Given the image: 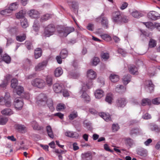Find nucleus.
<instances>
[{"instance_id":"5fc2aeb1","label":"nucleus","mask_w":160,"mask_h":160,"mask_svg":"<svg viewBox=\"0 0 160 160\" xmlns=\"http://www.w3.org/2000/svg\"><path fill=\"white\" fill-rule=\"evenodd\" d=\"M156 41L153 39H150L149 44V47L151 48H153L156 46Z\"/></svg>"},{"instance_id":"bb28decb","label":"nucleus","mask_w":160,"mask_h":160,"mask_svg":"<svg viewBox=\"0 0 160 160\" xmlns=\"http://www.w3.org/2000/svg\"><path fill=\"white\" fill-rule=\"evenodd\" d=\"M63 73V70L60 67L57 68L55 70L54 73L56 77H60Z\"/></svg>"},{"instance_id":"4be33fe9","label":"nucleus","mask_w":160,"mask_h":160,"mask_svg":"<svg viewBox=\"0 0 160 160\" xmlns=\"http://www.w3.org/2000/svg\"><path fill=\"white\" fill-rule=\"evenodd\" d=\"M46 103L49 107L50 110L52 112H53L55 110L54 107L53 106V102L52 99L47 98Z\"/></svg>"},{"instance_id":"7ed1b4c3","label":"nucleus","mask_w":160,"mask_h":160,"mask_svg":"<svg viewBox=\"0 0 160 160\" xmlns=\"http://www.w3.org/2000/svg\"><path fill=\"white\" fill-rule=\"evenodd\" d=\"M47 96L44 94L41 93L36 98V103L39 106H44L46 104Z\"/></svg>"},{"instance_id":"a19ab883","label":"nucleus","mask_w":160,"mask_h":160,"mask_svg":"<svg viewBox=\"0 0 160 160\" xmlns=\"http://www.w3.org/2000/svg\"><path fill=\"white\" fill-rule=\"evenodd\" d=\"M68 52L67 50L62 49L61 51L60 55L62 59L66 58L68 56Z\"/></svg>"},{"instance_id":"5701e85b","label":"nucleus","mask_w":160,"mask_h":160,"mask_svg":"<svg viewBox=\"0 0 160 160\" xmlns=\"http://www.w3.org/2000/svg\"><path fill=\"white\" fill-rule=\"evenodd\" d=\"M46 129L48 136L52 138H53L54 135L51 127L49 125L48 126L46 127Z\"/></svg>"},{"instance_id":"72a5a7b5","label":"nucleus","mask_w":160,"mask_h":160,"mask_svg":"<svg viewBox=\"0 0 160 160\" xmlns=\"http://www.w3.org/2000/svg\"><path fill=\"white\" fill-rule=\"evenodd\" d=\"M101 22L102 27L104 28H108V22L106 18H102L101 20Z\"/></svg>"},{"instance_id":"58836bf2","label":"nucleus","mask_w":160,"mask_h":160,"mask_svg":"<svg viewBox=\"0 0 160 160\" xmlns=\"http://www.w3.org/2000/svg\"><path fill=\"white\" fill-rule=\"evenodd\" d=\"M125 144L129 146L130 147L133 145V141L132 139L130 138H127L125 139Z\"/></svg>"},{"instance_id":"4d7b16f0","label":"nucleus","mask_w":160,"mask_h":160,"mask_svg":"<svg viewBox=\"0 0 160 160\" xmlns=\"http://www.w3.org/2000/svg\"><path fill=\"white\" fill-rule=\"evenodd\" d=\"M139 130L138 129H132L130 132L131 135H137L139 133Z\"/></svg>"},{"instance_id":"de8ad7c7","label":"nucleus","mask_w":160,"mask_h":160,"mask_svg":"<svg viewBox=\"0 0 160 160\" xmlns=\"http://www.w3.org/2000/svg\"><path fill=\"white\" fill-rule=\"evenodd\" d=\"M65 108V105L62 103H59L57 105L56 110L57 111H61Z\"/></svg>"},{"instance_id":"f704fd0d","label":"nucleus","mask_w":160,"mask_h":160,"mask_svg":"<svg viewBox=\"0 0 160 160\" xmlns=\"http://www.w3.org/2000/svg\"><path fill=\"white\" fill-rule=\"evenodd\" d=\"M2 61H3L7 63H10L11 61L10 57L6 54L3 55L2 57Z\"/></svg>"},{"instance_id":"8fccbe9b","label":"nucleus","mask_w":160,"mask_h":160,"mask_svg":"<svg viewBox=\"0 0 160 160\" xmlns=\"http://www.w3.org/2000/svg\"><path fill=\"white\" fill-rule=\"evenodd\" d=\"M143 23L148 28L151 30L153 29L154 27L153 23L151 22H143Z\"/></svg>"},{"instance_id":"680f3d73","label":"nucleus","mask_w":160,"mask_h":160,"mask_svg":"<svg viewBox=\"0 0 160 160\" xmlns=\"http://www.w3.org/2000/svg\"><path fill=\"white\" fill-rule=\"evenodd\" d=\"M21 97L26 99H29L30 98V94L28 92H24L23 94H22Z\"/></svg>"},{"instance_id":"603ef678","label":"nucleus","mask_w":160,"mask_h":160,"mask_svg":"<svg viewBox=\"0 0 160 160\" xmlns=\"http://www.w3.org/2000/svg\"><path fill=\"white\" fill-rule=\"evenodd\" d=\"M27 48L30 50L33 49V46L32 43L29 41H26L25 43Z\"/></svg>"},{"instance_id":"338daca9","label":"nucleus","mask_w":160,"mask_h":160,"mask_svg":"<svg viewBox=\"0 0 160 160\" xmlns=\"http://www.w3.org/2000/svg\"><path fill=\"white\" fill-rule=\"evenodd\" d=\"M10 95L9 93L6 92L5 93V95L4 98H3V100H8V99H11Z\"/></svg>"},{"instance_id":"49530a36","label":"nucleus","mask_w":160,"mask_h":160,"mask_svg":"<svg viewBox=\"0 0 160 160\" xmlns=\"http://www.w3.org/2000/svg\"><path fill=\"white\" fill-rule=\"evenodd\" d=\"M18 81L17 79H13L11 80V86L12 88H13L14 89L15 88L18 86Z\"/></svg>"},{"instance_id":"c9c22d12","label":"nucleus","mask_w":160,"mask_h":160,"mask_svg":"<svg viewBox=\"0 0 160 160\" xmlns=\"http://www.w3.org/2000/svg\"><path fill=\"white\" fill-rule=\"evenodd\" d=\"M18 4L17 2H13L10 4L8 8L12 11L15 10L18 8Z\"/></svg>"},{"instance_id":"f3484780","label":"nucleus","mask_w":160,"mask_h":160,"mask_svg":"<svg viewBox=\"0 0 160 160\" xmlns=\"http://www.w3.org/2000/svg\"><path fill=\"white\" fill-rule=\"evenodd\" d=\"M16 129L19 132L24 133L27 131L26 127L24 125L18 124L15 126Z\"/></svg>"},{"instance_id":"7c9ffc66","label":"nucleus","mask_w":160,"mask_h":160,"mask_svg":"<svg viewBox=\"0 0 160 160\" xmlns=\"http://www.w3.org/2000/svg\"><path fill=\"white\" fill-rule=\"evenodd\" d=\"M1 113L2 114L6 115H10L13 113L12 110L10 108H6L3 109L1 111Z\"/></svg>"},{"instance_id":"4c0bfd02","label":"nucleus","mask_w":160,"mask_h":160,"mask_svg":"<svg viewBox=\"0 0 160 160\" xmlns=\"http://www.w3.org/2000/svg\"><path fill=\"white\" fill-rule=\"evenodd\" d=\"M26 35L25 34H23L22 35L17 36L16 37V40L19 42H22L26 39Z\"/></svg>"},{"instance_id":"423d86ee","label":"nucleus","mask_w":160,"mask_h":160,"mask_svg":"<svg viewBox=\"0 0 160 160\" xmlns=\"http://www.w3.org/2000/svg\"><path fill=\"white\" fill-rule=\"evenodd\" d=\"M48 62L47 60H44L38 63L35 67V70L36 71H40L43 70L46 67Z\"/></svg>"},{"instance_id":"ddd939ff","label":"nucleus","mask_w":160,"mask_h":160,"mask_svg":"<svg viewBox=\"0 0 160 160\" xmlns=\"http://www.w3.org/2000/svg\"><path fill=\"white\" fill-rule=\"evenodd\" d=\"M86 88L85 86L82 87V89L81 92H82V94L81 96L82 98L84 99L86 102H88L90 101V99L89 96L85 92Z\"/></svg>"},{"instance_id":"cd10ccee","label":"nucleus","mask_w":160,"mask_h":160,"mask_svg":"<svg viewBox=\"0 0 160 160\" xmlns=\"http://www.w3.org/2000/svg\"><path fill=\"white\" fill-rule=\"evenodd\" d=\"M129 72L133 74H137L138 70L137 68L134 65L129 66L128 68Z\"/></svg>"},{"instance_id":"a18cd8bd","label":"nucleus","mask_w":160,"mask_h":160,"mask_svg":"<svg viewBox=\"0 0 160 160\" xmlns=\"http://www.w3.org/2000/svg\"><path fill=\"white\" fill-rule=\"evenodd\" d=\"M21 24L22 27L23 28H26L28 26L27 20L26 18L22 19L21 21Z\"/></svg>"},{"instance_id":"2eb2a0df","label":"nucleus","mask_w":160,"mask_h":160,"mask_svg":"<svg viewBox=\"0 0 160 160\" xmlns=\"http://www.w3.org/2000/svg\"><path fill=\"white\" fill-rule=\"evenodd\" d=\"M0 104L1 105L5 104L7 107H10L11 105V99L3 100V97H0Z\"/></svg>"},{"instance_id":"09e8293b","label":"nucleus","mask_w":160,"mask_h":160,"mask_svg":"<svg viewBox=\"0 0 160 160\" xmlns=\"http://www.w3.org/2000/svg\"><path fill=\"white\" fill-rule=\"evenodd\" d=\"M51 16L48 14H47L42 16L40 19L41 22H44L48 20L50 17Z\"/></svg>"},{"instance_id":"f257e3e1","label":"nucleus","mask_w":160,"mask_h":160,"mask_svg":"<svg viewBox=\"0 0 160 160\" xmlns=\"http://www.w3.org/2000/svg\"><path fill=\"white\" fill-rule=\"evenodd\" d=\"M55 31V27L54 24H50L46 26L44 29V34L46 37H49L53 34Z\"/></svg>"},{"instance_id":"774afa93","label":"nucleus","mask_w":160,"mask_h":160,"mask_svg":"<svg viewBox=\"0 0 160 160\" xmlns=\"http://www.w3.org/2000/svg\"><path fill=\"white\" fill-rule=\"evenodd\" d=\"M128 5V4L127 2H124L122 4L120 7V8L122 10H123L127 8Z\"/></svg>"},{"instance_id":"9b49d317","label":"nucleus","mask_w":160,"mask_h":160,"mask_svg":"<svg viewBox=\"0 0 160 160\" xmlns=\"http://www.w3.org/2000/svg\"><path fill=\"white\" fill-rule=\"evenodd\" d=\"M145 88H148L150 90V92H152L154 91V85L150 80L145 81Z\"/></svg>"},{"instance_id":"a878e982","label":"nucleus","mask_w":160,"mask_h":160,"mask_svg":"<svg viewBox=\"0 0 160 160\" xmlns=\"http://www.w3.org/2000/svg\"><path fill=\"white\" fill-rule=\"evenodd\" d=\"M12 78V75L9 74H7L5 77L6 80H5V81L0 85V86L3 88L6 87L7 85L8 81Z\"/></svg>"},{"instance_id":"37998d69","label":"nucleus","mask_w":160,"mask_h":160,"mask_svg":"<svg viewBox=\"0 0 160 160\" xmlns=\"http://www.w3.org/2000/svg\"><path fill=\"white\" fill-rule=\"evenodd\" d=\"M113 100L112 95L111 93L108 94L106 97V101L109 103H111Z\"/></svg>"},{"instance_id":"0eeeda50","label":"nucleus","mask_w":160,"mask_h":160,"mask_svg":"<svg viewBox=\"0 0 160 160\" xmlns=\"http://www.w3.org/2000/svg\"><path fill=\"white\" fill-rule=\"evenodd\" d=\"M59 35L62 37H66L70 33V28L68 27H63L61 30L58 31Z\"/></svg>"},{"instance_id":"864d4df0","label":"nucleus","mask_w":160,"mask_h":160,"mask_svg":"<svg viewBox=\"0 0 160 160\" xmlns=\"http://www.w3.org/2000/svg\"><path fill=\"white\" fill-rule=\"evenodd\" d=\"M99 61V59L98 57H95L92 59V63L93 65L95 66L98 64Z\"/></svg>"},{"instance_id":"9d476101","label":"nucleus","mask_w":160,"mask_h":160,"mask_svg":"<svg viewBox=\"0 0 160 160\" xmlns=\"http://www.w3.org/2000/svg\"><path fill=\"white\" fill-rule=\"evenodd\" d=\"M149 19L155 20L160 18V14L155 11H152L150 12L147 15Z\"/></svg>"},{"instance_id":"39448f33","label":"nucleus","mask_w":160,"mask_h":160,"mask_svg":"<svg viewBox=\"0 0 160 160\" xmlns=\"http://www.w3.org/2000/svg\"><path fill=\"white\" fill-rule=\"evenodd\" d=\"M87 76L88 79H90V83H86V86L88 88H89V86L92 85V80L95 78L96 77V74L95 72L92 69L88 70L87 71Z\"/></svg>"},{"instance_id":"6e6552de","label":"nucleus","mask_w":160,"mask_h":160,"mask_svg":"<svg viewBox=\"0 0 160 160\" xmlns=\"http://www.w3.org/2000/svg\"><path fill=\"white\" fill-rule=\"evenodd\" d=\"M63 84L61 83H55L53 86V88L54 92L56 93L62 92L64 88Z\"/></svg>"},{"instance_id":"dca6fc26","label":"nucleus","mask_w":160,"mask_h":160,"mask_svg":"<svg viewBox=\"0 0 160 160\" xmlns=\"http://www.w3.org/2000/svg\"><path fill=\"white\" fill-rule=\"evenodd\" d=\"M94 95L96 98L100 99L104 95V92L101 89L97 90L94 92Z\"/></svg>"},{"instance_id":"69168bd1","label":"nucleus","mask_w":160,"mask_h":160,"mask_svg":"<svg viewBox=\"0 0 160 160\" xmlns=\"http://www.w3.org/2000/svg\"><path fill=\"white\" fill-rule=\"evenodd\" d=\"M142 118L145 119H148L151 118V115L148 113H146L142 116Z\"/></svg>"},{"instance_id":"f03ea898","label":"nucleus","mask_w":160,"mask_h":160,"mask_svg":"<svg viewBox=\"0 0 160 160\" xmlns=\"http://www.w3.org/2000/svg\"><path fill=\"white\" fill-rule=\"evenodd\" d=\"M31 84L34 87L42 89L45 86V83L41 78H36L31 81Z\"/></svg>"},{"instance_id":"e433bc0d","label":"nucleus","mask_w":160,"mask_h":160,"mask_svg":"<svg viewBox=\"0 0 160 160\" xmlns=\"http://www.w3.org/2000/svg\"><path fill=\"white\" fill-rule=\"evenodd\" d=\"M102 38L104 40L109 42L111 41L112 40L111 37L108 34H103L101 35Z\"/></svg>"},{"instance_id":"f8f14e48","label":"nucleus","mask_w":160,"mask_h":160,"mask_svg":"<svg viewBox=\"0 0 160 160\" xmlns=\"http://www.w3.org/2000/svg\"><path fill=\"white\" fill-rule=\"evenodd\" d=\"M29 16L32 18H37L39 16V13L37 10L32 9L28 12V13Z\"/></svg>"},{"instance_id":"aec40b11","label":"nucleus","mask_w":160,"mask_h":160,"mask_svg":"<svg viewBox=\"0 0 160 160\" xmlns=\"http://www.w3.org/2000/svg\"><path fill=\"white\" fill-rule=\"evenodd\" d=\"M126 88L121 85H117L115 88V91L118 92L122 93L125 92Z\"/></svg>"},{"instance_id":"412c9836","label":"nucleus","mask_w":160,"mask_h":160,"mask_svg":"<svg viewBox=\"0 0 160 160\" xmlns=\"http://www.w3.org/2000/svg\"><path fill=\"white\" fill-rule=\"evenodd\" d=\"M42 49L40 48H38L36 49L34 51V57L35 59H37L40 58L42 56Z\"/></svg>"},{"instance_id":"a211bd4d","label":"nucleus","mask_w":160,"mask_h":160,"mask_svg":"<svg viewBox=\"0 0 160 160\" xmlns=\"http://www.w3.org/2000/svg\"><path fill=\"white\" fill-rule=\"evenodd\" d=\"M117 105L118 107H123L126 104V100L124 98H119L117 101Z\"/></svg>"},{"instance_id":"052dcab7","label":"nucleus","mask_w":160,"mask_h":160,"mask_svg":"<svg viewBox=\"0 0 160 160\" xmlns=\"http://www.w3.org/2000/svg\"><path fill=\"white\" fill-rule=\"evenodd\" d=\"M152 103L154 104L158 105L160 104V98H157L153 99L152 100Z\"/></svg>"},{"instance_id":"6e6d98bb","label":"nucleus","mask_w":160,"mask_h":160,"mask_svg":"<svg viewBox=\"0 0 160 160\" xmlns=\"http://www.w3.org/2000/svg\"><path fill=\"white\" fill-rule=\"evenodd\" d=\"M8 121V119L5 117L0 118V124L3 125L6 124Z\"/></svg>"},{"instance_id":"3c124183","label":"nucleus","mask_w":160,"mask_h":160,"mask_svg":"<svg viewBox=\"0 0 160 160\" xmlns=\"http://www.w3.org/2000/svg\"><path fill=\"white\" fill-rule=\"evenodd\" d=\"M151 101L150 99L148 98L143 99L142 101V105L145 106L148 104L149 105L150 104Z\"/></svg>"},{"instance_id":"473e14b6","label":"nucleus","mask_w":160,"mask_h":160,"mask_svg":"<svg viewBox=\"0 0 160 160\" xmlns=\"http://www.w3.org/2000/svg\"><path fill=\"white\" fill-rule=\"evenodd\" d=\"M109 78L111 81L114 82H117L119 79L118 75L114 74H111Z\"/></svg>"},{"instance_id":"bf43d9fd","label":"nucleus","mask_w":160,"mask_h":160,"mask_svg":"<svg viewBox=\"0 0 160 160\" xmlns=\"http://www.w3.org/2000/svg\"><path fill=\"white\" fill-rule=\"evenodd\" d=\"M151 129L152 131H153L156 132H159L160 131V128L157 125H155L152 126Z\"/></svg>"},{"instance_id":"0e129e2a","label":"nucleus","mask_w":160,"mask_h":160,"mask_svg":"<svg viewBox=\"0 0 160 160\" xmlns=\"http://www.w3.org/2000/svg\"><path fill=\"white\" fill-rule=\"evenodd\" d=\"M102 58L105 60H107L109 58V54L108 53H103L102 54Z\"/></svg>"},{"instance_id":"13d9d810","label":"nucleus","mask_w":160,"mask_h":160,"mask_svg":"<svg viewBox=\"0 0 160 160\" xmlns=\"http://www.w3.org/2000/svg\"><path fill=\"white\" fill-rule=\"evenodd\" d=\"M129 19V18L126 16L122 15L121 23L128 22Z\"/></svg>"},{"instance_id":"20e7f679","label":"nucleus","mask_w":160,"mask_h":160,"mask_svg":"<svg viewBox=\"0 0 160 160\" xmlns=\"http://www.w3.org/2000/svg\"><path fill=\"white\" fill-rule=\"evenodd\" d=\"M122 15L119 11L114 12L112 13V20L113 22L117 24H121Z\"/></svg>"},{"instance_id":"b1692460","label":"nucleus","mask_w":160,"mask_h":160,"mask_svg":"<svg viewBox=\"0 0 160 160\" xmlns=\"http://www.w3.org/2000/svg\"><path fill=\"white\" fill-rule=\"evenodd\" d=\"M99 116L106 121L111 120L110 116L108 113L104 112L101 113L99 114Z\"/></svg>"},{"instance_id":"c85d7f7f","label":"nucleus","mask_w":160,"mask_h":160,"mask_svg":"<svg viewBox=\"0 0 160 160\" xmlns=\"http://www.w3.org/2000/svg\"><path fill=\"white\" fill-rule=\"evenodd\" d=\"M31 125L33 129L35 130H40L42 127L39 126L38 124L35 121H33L31 122Z\"/></svg>"},{"instance_id":"ea45409f","label":"nucleus","mask_w":160,"mask_h":160,"mask_svg":"<svg viewBox=\"0 0 160 160\" xmlns=\"http://www.w3.org/2000/svg\"><path fill=\"white\" fill-rule=\"evenodd\" d=\"M25 14V12L22 10H21L18 12L16 14V18L17 19L24 18Z\"/></svg>"},{"instance_id":"e2e57ef3","label":"nucleus","mask_w":160,"mask_h":160,"mask_svg":"<svg viewBox=\"0 0 160 160\" xmlns=\"http://www.w3.org/2000/svg\"><path fill=\"white\" fill-rule=\"evenodd\" d=\"M62 93L64 97H67L69 96V93L67 90L64 88V87L63 88V90L62 91Z\"/></svg>"},{"instance_id":"c03bdc74","label":"nucleus","mask_w":160,"mask_h":160,"mask_svg":"<svg viewBox=\"0 0 160 160\" xmlns=\"http://www.w3.org/2000/svg\"><path fill=\"white\" fill-rule=\"evenodd\" d=\"M72 6L75 12L77 13L78 11V5L77 2L76 1H72Z\"/></svg>"},{"instance_id":"2f4dec72","label":"nucleus","mask_w":160,"mask_h":160,"mask_svg":"<svg viewBox=\"0 0 160 160\" xmlns=\"http://www.w3.org/2000/svg\"><path fill=\"white\" fill-rule=\"evenodd\" d=\"M123 83L124 85H126L131 80L130 75L129 74L125 75L122 78Z\"/></svg>"},{"instance_id":"1a4fd4ad","label":"nucleus","mask_w":160,"mask_h":160,"mask_svg":"<svg viewBox=\"0 0 160 160\" xmlns=\"http://www.w3.org/2000/svg\"><path fill=\"white\" fill-rule=\"evenodd\" d=\"M15 108L18 109H21L23 105V102L22 99L19 98H16L14 102Z\"/></svg>"},{"instance_id":"393cba45","label":"nucleus","mask_w":160,"mask_h":160,"mask_svg":"<svg viewBox=\"0 0 160 160\" xmlns=\"http://www.w3.org/2000/svg\"><path fill=\"white\" fill-rule=\"evenodd\" d=\"M131 15L133 17L136 18H140L143 15L142 13L136 10L133 11L131 13Z\"/></svg>"},{"instance_id":"4468645a","label":"nucleus","mask_w":160,"mask_h":160,"mask_svg":"<svg viewBox=\"0 0 160 160\" xmlns=\"http://www.w3.org/2000/svg\"><path fill=\"white\" fill-rule=\"evenodd\" d=\"M13 92L16 93L17 95L21 96L22 94H24V88L20 86H18L14 89Z\"/></svg>"},{"instance_id":"6ab92c4d","label":"nucleus","mask_w":160,"mask_h":160,"mask_svg":"<svg viewBox=\"0 0 160 160\" xmlns=\"http://www.w3.org/2000/svg\"><path fill=\"white\" fill-rule=\"evenodd\" d=\"M46 84L49 87L51 86L53 84L52 77L51 75H48L45 79Z\"/></svg>"},{"instance_id":"c756f323","label":"nucleus","mask_w":160,"mask_h":160,"mask_svg":"<svg viewBox=\"0 0 160 160\" xmlns=\"http://www.w3.org/2000/svg\"><path fill=\"white\" fill-rule=\"evenodd\" d=\"M82 158L84 160H91L92 158V154L91 153L88 152L82 154Z\"/></svg>"},{"instance_id":"79ce46f5","label":"nucleus","mask_w":160,"mask_h":160,"mask_svg":"<svg viewBox=\"0 0 160 160\" xmlns=\"http://www.w3.org/2000/svg\"><path fill=\"white\" fill-rule=\"evenodd\" d=\"M78 116V113L77 111L73 110L71 112V120L76 118Z\"/></svg>"}]
</instances>
